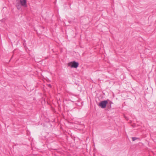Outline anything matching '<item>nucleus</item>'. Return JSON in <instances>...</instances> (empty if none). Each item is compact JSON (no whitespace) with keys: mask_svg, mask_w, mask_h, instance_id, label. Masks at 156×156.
Returning <instances> with one entry per match:
<instances>
[{"mask_svg":"<svg viewBox=\"0 0 156 156\" xmlns=\"http://www.w3.org/2000/svg\"><path fill=\"white\" fill-rule=\"evenodd\" d=\"M108 101H109V100L108 99L106 100L101 101L98 105L102 108H106L108 104Z\"/></svg>","mask_w":156,"mask_h":156,"instance_id":"nucleus-1","label":"nucleus"},{"mask_svg":"<svg viewBox=\"0 0 156 156\" xmlns=\"http://www.w3.org/2000/svg\"><path fill=\"white\" fill-rule=\"evenodd\" d=\"M69 66L72 68H77L79 65V63L78 62H76L75 61L71 62L69 63L68 64Z\"/></svg>","mask_w":156,"mask_h":156,"instance_id":"nucleus-2","label":"nucleus"},{"mask_svg":"<svg viewBox=\"0 0 156 156\" xmlns=\"http://www.w3.org/2000/svg\"><path fill=\"white\" fill-rule=\"evenodd\" d=\"M113 103L109 100V101H108V104L106 107V110L107 111H109L111 110L112 108V104Z\"/></svg>","mask_w":156,"mask_h":156,"instance_id":"nucleus-3","label":"nucleus"},{"mask_svg":"<svg viewBox=\"0 0 156 156\" xmlns=\"http://www.w3.org/2000/svg\"><path fill=\"white\" fill-rule=\"evenodd\" d=\"M22 6L25 8L27 7V0H20L19 2Z\"/></svg>","mask_w":156,"mask_h":156,"instance_id":"nucleus-4","label":"nucleus"},{"mask_svg":"<svg viewBox=\"0 0 156 156\" xmlns=\"http://www.w3.org/2000/svg\"><path fill=\"white\" fill-rule=\"evenodd\" d=\"M22 6V5L19 2L17 3L16 5V6L18 10L20 9L21 8Z\"/></svg>","mask_w":156,"mask_h":156,"instance_id":"nucleus-5","label":"nucleus"},{"mask_svg":"<svg viewBox=\"0 0 156 156\" xmlns=\"http://www.w3.org/2000/svg\"><path fill=\"white\" fill-rule=\"evenodd\" d=\"M132 141H134L137 139H139V138H137L136 137H132Z\"/></svg>","mask_w":156,"mask_h":156,"instance_id":"nucleus-6","label":"nucleus"},{"mask_svg":"<svg viewBox=\"0 0 156 156\" xmlns=\"http://www.w3.org/2000/svg\"><path fill=\"white\" fill-rule=\"evenodd\" d=\"M48 87H51V85L50 84H49L48 85Z\"/></svg>","mask_w":156,"mask_h":156,"instance_id":"nucleus-7","label":"nucleus"},{"mask_svg":"<svg viewBox=\"0 0 156 156\" xmlns=\"http://www.w3.org/2000/svg\"><path fill=\"white\" fill-rule=\"evenodd\" d=\"M125 118L126 120H128V117H125Z\"/></svg>","mask_w":156,"mask_h":156,"instance_id":"nucleus-8","label":"nucleus"},{"mask_svg":"<svg viewBox=\"0 0 156 156\" xmlns=\"http://www.w3.org/2000/svg\"><path fill=\"white\" fill-rule=\"evenodd\" d=\"M20 0H16V1L17 2V1H19V2L20 1Z\"/></svg>","mask_w":156,"mask_h":156,"instance_id":"nucleus-9","label":"nucleus"}]
</instances>
